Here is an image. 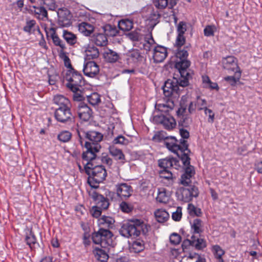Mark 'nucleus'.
Returning a JSON list of instances; mask_svg holds the SVG:
<instances>
[{"instance_id": "f257e3e1", "label": "nucleus", "mask_w": 262, "mask_h": 262, "mask_svg": "<svg viewBox=\"0 0 262 262\" xmlns=\"http://www.w3.org/2000/svg\"><path fill=\"white\" fill-rule=\"evenodd\" d=\"M190 62L188 60H177L175 68L178 70L180 78L179 79L173 78L172 80L168 79L165 81L163 86V93L166 97L171 96L173 93H178V85L182 87L188 85L189 79L191 76L189 73V68Z\"/></svg>"}, {"instance_id": "f03ea898", "label": "nucleus", "mask_w": 262, "mask_h": 262, "mask_svg": "<svg viewBox=\"0 0 262 262\" xmlns=\"http://www.w3.org/2000/svg\"><path fill=\"white\" fill-rule=\"evenodd\" d=\"M164 144L167 148L176 154L182 161L184 166L190 165V158L188 154L190 152L188 148L187 141L185 140L179 142L174 137H167L164 140Z\"/></svg>"}, {"instance_id": "7ed1b4c3", "label": "nucleus", "mask_w": 262, "mask_h": 262, "mask_svg": "<svg viewBox=\"0 0 262 262\" xmlns=\"http://www.w3.org/2000/svg\"><path fill=\"white\" fill-rule=\"evenodd\" d=\"M85 137L88 140L85 143L86 150L82 154V159L84 160H92L95 159L96 154L100 148V142L103 139V135L96 131L91 130L85 133Z\"/></svg>"}, {"instance_id": "20e7f679", "label": "nucleus", "mask_w": 262, "mask_h": 262, "mask_svg": "<svg viewBox=\"0 0 262 262\" xmlns=\"http://www.w3.org/2000/svg\"><path fill=\"white\" fill-rule=\"evenodd\" d=\"M93 160H86L87 162L85 164L84 169L85 172L89 176L88 182L90 186L93 188H97L99 184L105 179L107 172L104 166H94Z\"/></svg>"}, {"instance_id": "39448f33", "label": "nucleus", "mask_w": 262, "mask_h": 262, "mask_svg": "<svg viewBox=\"0 0 262 262\" xmlns=\"http://www.w3.org/2000/svg\"><path fill=\"white\" fill-rule=\"evenodd\" d=\"M92 238L94 244L100 245L101 247L110 250L115 246L116 243L113 240V234L107 229H99L93 233Z\"/></svg>"}, {"instance_id": "423d86ee", "label": "nucleus", "mask_w": 262, "mask_h": 262, "mask_svg": "<svg viewBox=\"0 0 262 262\" xmlns=\"http://www.w3.org/2000/svg\"><path fill=\"white\" fill-rule=\"evenodd\" d=\"M63 79L67 81V86L74 93L80 91L84 84L82 75L74 70H67L63 74Z\"/></svg>"}, {"instance_id": "0eeeda50", "label": "nucleus", "mask_w": 262, "mask_h": 262, "mask_svg": "<svg viewBox=\"0 0 262 262\" xmlns=\"http://www.w3.org/2000/svg\"><path fill=\"white\" fill-rule=\"evenodd\" d=\"M145 226L143 222L140 220H132L128 223H124L120 229V234L125 237H136L143 230V227Z\"/></svg>"}, {"instance_id": "6e6552de", "label": "nucleus", "mask_w": 262, "mask_h": 262, "mask_svg": "<svg viewBox=\"0 0 262 262\" xmlns=\"http://www.w3.org/2000/svg\"><path fill=\"white\" fill-rule=\"evenodd\" d=\"M199 191L198 188L193 185H183L179 187L176 192L178 200L185 203H189L193 198L198 196Z\"/></svg>"}, {"instance_id": "1a4fd4ad", "label": "nucleus", "mask_w": 262, "mask_h": 262, "mask_svg": "<svg viewBox=\"0 0 262 262\" xmlns=\"http://www.w3.org/2000/svg\"><path fill=\"white\" fill-rule=\"evenodd\" d=\"M54 117L58 122L62 123L69 124L73 122L74 120L71 107L57 108L54 112Z\"/></svg>"}, {"instance_id": "9d476101", "label": "nucleus", "mask_w": 262, "mask_h": 262, "mask_svg": "<svg viewBox=\"0 0 262 262\" xmlns=\"http://www.w3.org/2000/svg\"><path fill=\"white\" fill-rule=\"evenodd\" d=\"M222 63L223 68L228 70L229 72L241 71L238 66V60L237 58L233 56H228L223 58Z\"/></svg>"}, {"instance_id": "9b49d317", "label": "nucleus", "mask_w": 262, "mask_h": 262, "mask_svg": "<svg viewBox=\"0 0 262 262\" xmlns=\"http://www.w3.org/2000/svg\"><path fill=\"white\" fill-rule=\"evenodd\" d=\"M117 196L122 200H126L131 196L133 190L132 186L127 183H120L116 185Z\"/></svg>"}, {"instance_id": "f8f14e48", "label": "nucleus", "mask_w": 262, "mask_h": 262, "mask_svg": "<svg viewBox=\"0 0 262 262\" xmlns=\"http://www.w3.org/2000/svg\"><path fill=\"white\" fill-rule=\"evenodd\" d=\"M58 24L61 27H67L71 25V14L67 9H59L57 12Z\"/></svg>"}, {"instance_id": "ddd939ff", "label": "nucleus", "mask_w": 262, "mask_h": 262, "mask_svg": "<svg viewBox=\"0 0 262 262\" xmlns=\"http://www.w3.org/2000/svg\"><path fill=\"white\" fill-rule=\"evenodd\" d=\"M83 72L85 76L93 78L98 74L99 67L94 61H88L83 64Z\"/></svg>"}, {"instance_id": "4468645a", "label": "nucleus", "mask_w": 262, "mask_h": 262, "mask_svg": "<svg viewBox=\"0 0 262 262\" xmlns=\"http://www.w3.org/2000/svg\"><path fill=\"white\" fill-rule=\"evenodd\" d=\"M158 164L163 169H167L170 168L178 169L180 167L179 161L172 157H167L160 159L158 161Z\"/></svg>"}, {"instance_id": "2eb2a0df", "label": "nucleus", "mask_w": 262, "mask_h": 262, "mask_svg": "<svg viewBox=\"0 0 262 262\" xmlns=\"http://www.w3.org/2000/svg\"><path fill=\"white\" fill-rule=\"evenodd\" d=\"M90 195L96 202V206L102 210L106 209L109 206L108 200L102 195L98 194L95 190L90 191Z\"/></svg>"}, {"instance_id": "dca6fc26", "label": "nucleus", "mask_w": 262, "mask_h": 262, "mask_svg": "<svg viewBox=\"0 0 262 262\" xmlns=\"http://www.w3.org/2000/svg\"><path fill=\"white\" fill-rule=\"evenodd\" d=\"M167 56V49L162 46H157L154 48L153 59L155 62H163Z\"/></svg>"}, {"instance_id": "f3484780", "label": "nucleus", "mask_w": 262, "mask_h": 262, "mask_svg": "<svg viewBox=\"0 0 262 262\" xmlns=\"http://www.w3.org/2000/svg\"><path fill=\"white\" fill-rule=\"evenodd\" d=\"M92 110L84 103L80 102L78 105V114L80 120L89 121L92 116Z\"/></svg>"}, {"instance_id": "a211bd4d", "label": "nucleus", "mask_w": 262, "mask_h": 262, "mask_svg": "<svg viewBox=\"0 0 262 262\" xmlns=\"http://www.w3.org/2000/svg\"><path fill=\"white\" fill-rule=\"evenodd\" d=\"M189 244L195 247L197 250H202L206 247V241L203 238L196 237L192 235L191 239H186L183 242V245Z\"/></svg>"}, {"instance_id": "6ab92c4d", "label": "nucleus", "mask_w": 262, "mask_h": 262, "mask_svg": "<svg viewBox=\"0 0 262 262\" xmlns=\"http://www.w3.org/2000/svg\"><path fill=\"white\" fill-rule=\"evenodd\" d=\"M185 172L181 176V184L183 185H187L191 183L190 179L195 173L193 166L191 165L185 166Z\"/></svg>"}, {"instance_id": "aec40b11", "label": "nucleus", "mask_w": 262, "mask_h": 262, "mask_svg": "<svg viewBox=\"0 0 262 262\" xmlns=\"http://www.w3.org/2000/svg\"><path fill=\"white\" fill-rule=\"evenodd\" d=\"M161 182L167 186H171L174 182L172 172L168 169H162L159 171Z\"/></svg>"}, {"instance_id": "412c9836", "label": "nucleus", "mask_w": 262, "mask_h": 262, "mask_svg": "<svg viewBox=\"0 0 262 262\" xmlns=\"http://www.w3.org/2000/svg\"><path fill=\"white\" fill-rule=\"evenodd\" d=\"M108 149L110 154L119 163L123 164L126 162L125 156L121 149L117 148L114 146H110Z\"/></svg>"}, {"instance_id": "4be33fe9", "label": "nucleus", "mask_w": 262, "mask_h": 262, "mask_svg": "<svg viewBox=\"0 0 262 262\" xmlns=\"http://www.w3.org/2000/svg\"><path fill=\"white\" fill-rule=\"evenodd\" d=\"M102 56L105 61L110 63L116 62L119 57V55L117 52L108 48L103 49Z\"/></svg>"}, {"instance_id": "5701e85b", "label": "nucleus", "mask_w": 262, "mask_h": 262, "mask_svg": "<svg viewBox=\"0 0 262 262\" xmlns=\"http://www.w3.org/2000/svg\"><path fill=\"white\" fill-rule=\"evenodd\" d=\"M54 103L58 106V107H71L70 101L68 98L62 95H56L53 98Z\"/></svg>"}, {"instance_id": "b1692460", "label": "nucleus", "mask_w": 262, "mask_h": 262, "mask_svg": "<svg viewBox=\"0 0 262 262\" xmlns=\"http://www.w3.org/2000/svg\"><path fill=\"white\" fill-rule=\"evenodd\" d=\"M98 225L99 229H107L112 228L115 221L110 216L103 215L98 220Z\"/></svg>"}, {"instance_id": "393cba45", "label": "nucleus", "mask_w": 262, "mask_h": 262, "mask_svg": "<svg viewBox=\"0 0 262 262\" xmlns=\"http://www.w3.org/2000/svg\"><path fill=\"white\" fill-rule=\"evenodd\" d=\"M191 232L193 234L200 235L204 232V226L201 219H195L190 222Z\"/></svg>"}, {"instance_id": "a878e982", "label": "nucleus", "mask_w": 262, "mask_h": 262, "mask_svg": "<svg viewBox=\"0 0 262 262\" xmlns=\"http://www.w3.org/2000/svg\"><path fill=\"white\" fill-rule=\"evenodd\" d=\"M127 57L128 60L134 63H138L144 60V57L141 55L140 51L137 49H134L129 52Z\"/></svg>"}, {"instance_id": "bb28decb", "label": "nucleus", "mask_w": 262, "mask_h": 262, "mask_svg": "<svg viewBox=\"0 0 262 262\" xmlns=\"http://www.w3.org/2000/svg\"><path fill=\"white\" fill-rule=\"evenodd\" d=\"M85 55L87 60L96 59L99 56V51L94 46L89 45L85 50Z\"/></svg>"}, {"instance_id": "cd10ccee", "label": "nucleus", "mask_w": 262, "mask_h": 262, "mask_svg": "<svg viewBox=\"0 0 262 262\" xmlns=\"http://www.w3.org/2000/svg\"><path fill=\"white\" fill-rule=\"evenodd\" d=\"M79 32L85 36H90L94 31V26L86 22H82L78 25Z\"/></svg>"}, {"instance_id": "c85d7f7f", "label": "nucleus", "mask_w": 262, "mask_h": 262, "mask_svg": "<svg viewBox=\"0 0 262 262\" xmlns=\"http://www.w3.org/2000/svg\"><path fill=\"white\" fill-rule=\"evenodd\" d=\"M160 122L163 125L165 128L171 129L175 127L176 122L173 117L171 116H161L159 117Z\"/></svg>"}, {"instance_id": "c756f323", "label": "nucleus", "mask_w": 262, "mask_h": 262, "mask_svg": "<svg viewBox=\"0 0 262 262\" xmlns=\"http://www.w3.org/2000/svg\"><path fill=\"white\" fill-rule=\"evenodd\" d=\"M177 4V0H156L155 6L159 9H164L166 7L172 8Z\"/></svg>"}, {"instance_id": "7c9ffc66", "label": "nucleus", "mask_w": 262, "mask_h": 262, "mask_svg": "<svg viewBox=\"0 0 262 262\" xmlns=\"http://www.w3.org/2000/svg\"><path fill=\"white\" fill-rule=\"evenodd\" d=\"M25 241L31 249L35 248V245L37 244L36 237L32 229H29L28 232L26 233Z\"/></svg>"}, {"instance_id": "2f4dec72", "label": "nucleus", "mask_w": 262, "mask_h": 262, "mask_svg": "<svg viewBox=\"0 0 262 262\" xmlns=\"http://www.w3.org/2000/svg\"><path fill=\"white\" fill-rule=\"evenodd\" d=\"M202 80L204 88L211 90H216L217 91L219 90V87L217 83L212 82L207 75H202Z\"/></svg>"}, {"instance_id": "473e14b6", "label": "nucleus", "mask_w": 262, "mask_h": 262, "mask_svg": "<svg viewBox=\"0 0 262 262\" xmlns=\"http://www.w3.org/2000/svg\"><path fill=\"white\" fill-rule=\"evenodd\" d=\"M33 8L34 10L31 11L34 12V15L37 18L43 20L48 18L47 11L43 7L33 6Z\"/></svg>"}, {"instance_id": "72a5a7b5", "label": "nucleus", "mask_w": 262, "mask_h": 262, "mask_svg": "<svg viewBox=\"0 0 262 262\" xmlns=\"http://www.w3.org/2000/svg\"><path fill=\"white\" fill-rule=\"evenodd\" d=\"M93 41L98 46H104L107 43L106 36L102 33H98L94 35Z\"/></svg>"}, {"instance_id": "f704fd0d", "label": "nucleus", "mask_w": 262, "mask_h": 262, "mask_svg": "<svg viewBox=\"0 0 262 262\" xmlns=\"http://www.w3.org/2000/svg\"><path fill=\"white\" fill-rule=\"evenodd\" d=\"M211 251L218 262H224L222 256L224 255V250L219 245H216L212 247Z\"/></svg>"}, {"instance_id": "c9c22d12", "label": "nucleus", "mask_w": 262, "mask_h": 262, "mask_svg": "<svg viewBox=\"0 0 262 262\" xmlns=\"http://www.w3.org/2000/svg\"><path fill=\"white\" fill-rule=\"evenodd\" d=\"M155 216L159 223H164L169 218L168 213L164 209H158L155 212Z\"/></svg>"}, {"instance_id": "e433bc0d", "label": "nucleus", "mask_w": 262, "mask_h": 262, "mask_svg": "<svg viewBox=\"0 0 262 262\" xmlns=\"http://www.w3.org/2000/svg\"><path fill=\"white\" fill-rule=\"evenodd\" d=\"M242 71H236L234 72V76H228L224 78V80L228 82L231 86H235L237 82H238L241 77Z\"/></svg>"}, {"instance_id": "4c0bfd02", "label": "nucleus", "mask_w": 262, "mask_h": 262, "mask_svg": "<svg viewBox=\"0 0 262 262\" xmlns=\"http://www.w3.org/2000/svg\"><path fill=\"white\" fill-rule=\"evenodd\" d=\"M51 31L52 33H51V36L54 45L59 46L60 48V50L64 51L66 49V45L58 36L54 29H51Z\"/></svg>"}, {"instance_id": "58836bf2", "label": "nucleus", "mask_w": 262, "mask_h": 262, "mask_svg": "<svg viewBox=\"0 0 262 262\" xmlns=\"http://www.w3.org/2000/svg\"><path fill=\"white\" fill-rule=\"evenodd\" d=\"M63 37L70 45H74L77 42V37L73 33L67 30L63 31Z\"/></svg>"}, {"instance_id": "ea45409f", "label": "nucleus", "mask_w": 262, "mask_h": 262, "mask_svg": "<svg viewBox=\"0 0 262 262\" xmlns=\"http://www.w3.org/2000/svg\"><path fill=\"white\" fill-rule=\"evenodd\" d=\"M94 253L95 257L101 262H105L108 258V255L104 250L96 248Z\"/></svg>"}, {"instance_id": "a19ab883", "label": "nucleus", "mask_w": 262, "mask_h": 262, "mask_svg": "<svg viewBox=\"0 0 262 262\" xmlns=\"http://www.w3.org/2000/svg\"><path fill=\"white\" fill-rule=\"evenodd\" d=\"M118 27L120 30L123 31H128L132 29L133 23L129 19H122L119 21Z\"/></svg>"}, {"instance_id": "79ce46f5", "label": "nucleus", "mask_w": 262, "mask_h": 262, "mask_svg": "<svg viewBox=\"0 0 262 262\" xmlns=\"http://www.w3.org/2000/svg\"><path fill=\"white\" fill-rule=\"evenodd\" d=\"M187 211L189 214L191 216L200 217L202 215V212L200 208L195 207L191 203L188 204Z\"/></svg>"}, {"instance_id": "37998d69", "label": "nucleus", "mask_w": 262, "mask_h": 262, "mask_svg": "<svg viewBox=\"0 0 262 262\" xmlns=\"http://www.w3.org/2000/svg\"><path fill=\"white\" fill-rule=\"evenodd\" d=\"M58 53L59 57L63 60L64 66L68 68V70H74L72 67L71 60L68 56L67 53L62 50H59Z\"/></svg>"}, {"instance_id": "c03bdc74", "label": "nucleus", "mask_w": 262, "mask_h": 262, "mask_svg": "<svg viewBox=\"0 0 262 262\" xmlns=\"http://www.w3.org/2000/svg\"><path fill=\"white\" fill-rule=\"evenodd\" d=\"M36 26V21L34 19L27 20L26 25L23 28V30L29 34L34 32Z\"/></svg>"}, {"instance_id": "a18cd8bd", "label": "nucleus", "mask_w": 262, "mask_h": 262, "mask_svg": "<svg viewBox=\"0 0 262 262\" xmlns=\"http://www.w3.org/2000/svg\"><path fill=\"white\" fill-rule=\"evenodd\" d=\"M86 97L87 101L92 105H97L101 101L100 96L97 93H93Z\"/></svg>"}, {"instance_id": "49530a36", "label": "nucleus", "mask_w": 262, "mask_h": 262, "mask_svg": "<svg viewBox=\"0 0 262 262\" xmlns=\"http://www.w3.org/2000/svg\"><path fill=\"white\" fill-rule=\"evenodd\" d=\"M144 248V246L143 241H136L133 242L130 250L135 253H139L143 250Z\"/></svg>"}, {"instance_id": "de8ad7c7", "label": "nucleus", "mask_w": 262, "mask_h": 262, "mask_svg": "<svg viewBox=\"0 0 262 262\" xmlns=\"http://www.w3.org/2000/svg\"><path fill=\"white\" fill-rule=\"evenodd\" d=\"M195 105L198 111L205 110L207 108V101L205 99L202 98L200 96L196 97L195 102Z\"/></svg>"}, {"instance_id": "09e8293b", "label": "nucleus", "mask_w": 262, "mask_h": 262, "mask_svg": "<svg viewBox=\"0 0 262 262\" xmlns=\"http://www.w3.org/2000/svg\"><path fill=\"white\" fill-rule=\"evenodd\" d=\"M176 56L177 58V60H188L187 57L188 56V51L185 49H179L176 53Z\"/></svg>"}, {"instance_id": "8fccbe9b", "label": "nucleus", "mask_w": 262, "mask_h": 262, "mask_svg": "<svg viewBox=\"0 0 262 262\" xmlns=\"http://www.w3.org/2000/svg\"><path fill=\"white\" fill-rule=\"evenodd\" d=\"M72 134L69 131H62L58 135V139L61 142H68L71 138Z\"/></svg>"}, {"instance_id": "3c124183", "label": "nucleus", "mask_w": 262, "mask_h": 262, "mask_svg": "<svg viewBox=\"0 0 262 262\" xmlns=\"http://www.w3.org/2000/svg\"><path fill=\"white\" fill-rule=\"evenodd\" d=\"M156 199L160 203H166L169 200V196L166 194L165 191L163 190L159 192Z\"/></svg>"}, {"instance_id": "603ef678", "label": "nucleus", "mask_w": 262, "mask_h": 262, "mask_svg": "<svg viewBox=\"0 0 262 262\" xmlns=\"http://www.w3.org/2000/svg\"><path fill=\"white\" fill-rule=\"evenodd\" d=\"M114 144H121L126 145L129 143V141L122 135H119L114 138L113 141Z\"/></svg>"}, {"instance_id": "864d4df0", "label": "nucleus", "mask_w": 262, "mask_h": 262, "mask_svg": "<svg viewBox=\"0 0 262 262\" xmlns=\"http://www.w3.org/2000/svg\"><path fill=\"white\" fill-rule=\"evenodd\" d=\"M182 208L180 206L177 207L175 211L172 213L171 217L174 221H180L182 216Z\"/></svg>"}, {"instance_id": "5fc2aeb1", "label": "nucleus", "mask_w": 262, "mask_h": 262, "mask_svg": "<svg viewBox=\"0 0 262 262\" xmlns=\"http://www.w3.org/2000/svg\"><path fill=\"white\" fill-rule=\"evenodd\" d=\"M204 111L205 115L208 117L207 120L208 122L210 123H213L215 119L214 113L211 110L207 107L205 108V110Z\"/></svg>"}, {"instance_id": "6e6d98bb", "label": "nucleus", "mask_w": 262, "mask_h": 262, "mask_svg": "<svg viewBox=\"0 0 262 262\" xmlns=\"http://www.w3.org/2000/svg\"><path fill=\"white\" fill-rule=\"evenodd\" d=\"M120 208L122 212L125 213H129L133 210L132 206L125 202L121 203L120 204Z\"/></svg>"}, {"instance_id": "4d7b16f0", "label": "nucleus", "mask_w": 262, "mask_h": 262, "mask_svg": "<svg viewBox=\"0 0 262 262\" xmlns=\"http://www.w3.org/2000/svg\"><path fill=\"white\" fill-rule=\"evenodd\" d=\"M43 4L46 5L49 10H55L57 6L54 0H41Z\"/></svg>"}, {"instance_id": "13d9d810", "label": "nucleus", "mask_w": 262, "mask_h": 262, "mask_svg": "<svg viewBox=\"0 0 262 262\" xmlns=\"http://www.w3.org/2000/svg\"><path fill=\"white\" fill-rule=\"evenodd\" d=\"M169 240L171 243L176 245L180 244L181 237L178 234L174 233L170 236Z\"/></svg>"}, {"instance_id": "bf43d9fd", "label": "nucleus", "mask_w": 262, "mask_h": 262, "mask_svg": "<svg viewBox=\"0 0 262 262\" xmlns=\"http://www.w3.org/2000/svg\"><path fill=\"white\" fill-rule=\"evenodd\" d=\"M215 27L213 26H207L204 30V35L206 36H212L214 35Z\"/></svg>"}, {"instance_id": "052dcab7", "label": "nucleus", "mask_w": 262, "mask_h": 262, "mask_svg": "<svg viewBox=\"0 0 262 262\" xmlns=\"http://www.w3.org/2000/svg\"><path fill=\"white\" fill-rule=\"evenodd\" d=\"M186 31V24L183 21H180L177 27L178 34L184 35Z\"/></svg>"}, {"instance_id": "680f3d73", "label": "nucleus", "mask_w": 262, "mask_h": 262, "mask_svg": "<svg viewBox=\"0 0 262 262\" xmlns=\"http://www.w3.org/2000/svg\"><path fill=\"white\" fill-rule=\"evenodd\" d=\"M101 209L99 208L96 205L93 206L91 210L92 216L94 217H99L101 214Z\"/></svg>"}, {"instance_id": "e2e57ef3", "label": "nucleus", "mask_w": 262, "mask_h": 262, "mask_svg": "<svg viewBox=\"0 0 262 262\" xmlns=\"http://www.w3.org/2000/svg\"><path fill=\"white\" fill-rule=\"evenodd\" d=\"M185 42V38L184 37V35L178 34L176 41V45L177 47H181L184 44Z\"/></svg>"}, {"instance_id": "0e129e2a", "label": "nucleus", "mask_w": 262, "mask_h": 262, "mask_svg": "<svg viewBox=\"0 0 262 262\" xmlns=\"http://www.w3.org/2000/svg\"><path fill=\"white\" fill-rule=\"evenodd\" d=\"M180 134L182 138L180 141H178L180 142L181 140H184V139H188L189 137V132L184 128H181L179 130Z\"/></svg>"}, {"instance_id": "69168bd1", "label": "nucleus", "mask_w": 262, "mask_h": 262, "mask_svg": "<svg viewBox=\"0 0 262 262\" xmlns=\"http://www.w3.org/2000/svg\"><path fill=\"white\" fill-rule=\"evenodd\" d=\"M83 244L85 247H88L90 245L91 242L90 239V236L87 233H84L83 236Z\"/></svg>"}, {"instance_id": "338daca9", "label": "nucleus", "mask_w": 262, "mask_h": 262, "mask_svg": "<svg viewBox=\"0 0 262 262\" xmlns=\"http://www.w3.org/2000/svg\"><path fill=\"white\" fill-rule=\"evenodd\" d=\"M128 37L133 41H138L139 39V34L137 32H130L128 34Z\"/></svg>"}, {"instance_id": "774afa93", "label": "nucleus", "mask_w": 262, "mask_h": 262, "mask_svg": "<svg viewBox=\"0 0 262 262\" xmlns=\"http://www.w3.org/2000/svg\"><path fill=\"white\" fill-rule=\"evenodd\" d=\"M255 169L258 173H262V161H258L255 163Z\"/></svg>"}]
</instances>
